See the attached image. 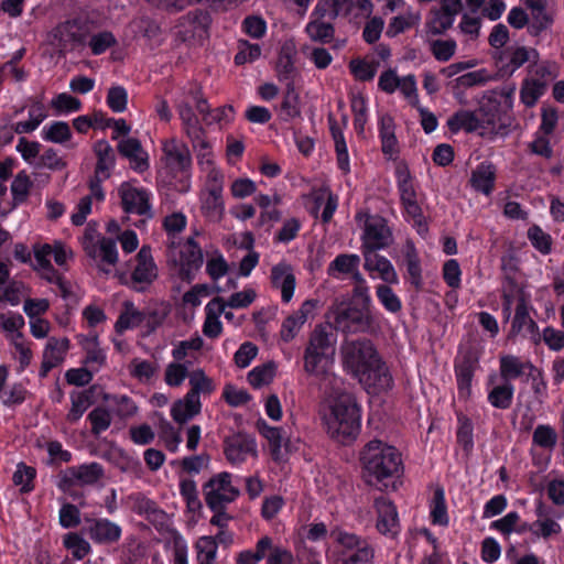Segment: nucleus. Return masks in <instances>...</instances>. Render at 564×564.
<instances>
[{
	"mask_svg": "<svg viewBox=\"0 0 564 564\" xmlns=\"http://www.w3.org/2000/svg\"><path fill=\"white\" fill-rule=\"evenodd\" d=\"M339 379L330 381L326 372L319 371V391L325 389L329 412L324 415L326 433L334 442L349 446L361 432L362 408L354 394L341 388Z\"/></svg>",
	"mask_w": 564,
	"mask_h": 564,
	"instance_id": "obj_1",
	"label": "nucleus"
},
{
	"mask_svg": "<svg viewBox=\"0 0 564 564\" xmlns=\"http://www.w3.org/2000/svg\"><path fill=\"white\" fill-rule=\"evenodd\" d=\"M343 367L368 393L379 394L393 387L392 375L369 338L346 339L340 347Z\"/></svg>",
	"mask_w": 564,
	"mask_h": 564,
	"instance_id": "obj_2",
	"label": "nucleus"
},
{
	"mask_svg": "<svg viewBox=\"0 0 564 564\" xmlns=\"http://www.w3.org/2000/svg\"><path fill=\"white\" fill-rule=\"evenodd\" d=\"M360 460L369 484L388 486L387 480L403 475L401 453L380 440L368 442L360 453Z\"/></svg>",
	"mask_w": 564,
	"mask_h": 564,
	"instance_id": "obj_3",
	"label": "nucleus"
},
{
	"mask_svg": "<svg viewBox=\"0 0 564 564\" xmlns=\"http://www.w3.org/2000/svg\"><path fill=\"white\" fill-rule=\"evenodd\" d=\"M325 551L328 564H373L375 547L365 536L343 530H332Z\"/></svg>",
	"mask_w": 564,
	"mask_h": 564,
	"instance_id": "obj_4",
	"label": "nucleus"
},
{
	"mask_svg": "<svg viewBox=\"0 0 564 564\" xmlns=\"http://www.w3.org/2000/svg\"><path fill=\"white\" fill-rule=\"evenodd\" d=\"M177 115L181 120L182 131L191 142L198 170L216 165L214 145L207 138L206 131L194 110L184 101H180Z\"/></svg>",
	"mask_w": 564,
	"mask_h": 564,
	"instance_id": "obj_5",
	"label": "nucleus"
},
{
	"mask_svg": "<svg viewBox=\"0 0 564 564\" xmlns=\"http://www.w3.org/2000/svg\"><path fill=\"white\" fill-rule=\"evenodd\" d=\"M80 245L99 272L106 275L113 272L119 260L117 241L101 236L96 224L89 223L85 227Z\"/></svg>",
	"mask_w": 564,
	"mask_h": 564,
	"instance_id": "obj_6",
	"label": "nucleus"
},
{
	"mask_svg": "<svg viewBox=\"0 0 564 564\" xmlns=\"http://www.w3.org/2000/svg\"><path fill=\"white\" fill-rule=\"evenodd\" d=\"M180 101H184L192 109V104H194L206 126L217 124L219 128H224L230 124L235 119L236 112L231 105L210 109L207 99L203 95L202 87L196 83L187 84L177 93L174 98V106L176 109Z\"/></svg>",
	"mask_w": 564,
	"mask_h": 564,
	"instance_id": "obj_7",
	"label": "nucleus"
},
{
	"mask_svg": "<svg viewBox=\"0 0 564 564\" xmlns=\"http://www.w3.org/2000/svg\"><path fill=\"white\" fill-rule=\"evenodd\" d=\"M326 323L345 335L368 333L373 325L371 310L340 302L326 314Z\"/></svg>",
	"mask_w": 564,
	"mask_h": 564,
	"instance_id": "obj_8",
	"label": "nucleus"
},
{
	"mask_svg": "<svg viewBox=\"0 0 564 564\" xmlns=\"http://www.w3.org/2000/svg\"><path fill=\"white\" fill-rule=\"evenodd\" d=\"M169 260L183 280L191 281L203 264V251L193 237L167 243Z\"/></svg>",
	"mask_w": 564,
	"mask_h": 564,
	"instance_id": "obj_9",
	"label": "nucleus"
},
{
	"mask_svg": "<svg viewBox=\"0 0 564 564\" xmlns=\"http://www.w3.org/2000/svg\"><path fill=\"white\" fill-rule=\"evenodd\" d=\"M203 494L207 507L212 511H218L234 502L239 497L240 490L230 473L220 471L204 484Z\"/></svg>",
	"mask_w": 564,
	"mask_h": 564,
	"instance_id": "obj_10",
	"label": "nucleus"
},
{
	"mask_svg": "<svg viewBox=\"0 0 564 564\" xmlns=\"http://www.w3.org/2000/svg\"><path fill=\"white\" fill-rule=\"evenodd\" d=\"M35 264L34 269L39 271L44 279L54 282L58 279L57 272L51 263V257L57 265L64 267L73 258V251L61 240L51 243H36L33 246Z\"/></svg>",
	"mask_w": 564,
	"mask_h": 564,
	"instance_id": "obj_11",
	"label": "nucleus"
},
{
	"mask_svg": "<svg viewBox=\"0 0 564 564\" xmlns=\"http://www.w3.org/2000/svg\"><path fill=\"white\" fill-rule=\"evenodd\" d=\"M356 220L364 223L361 247L372 250H386L393 242L392 229L384 217L378 214L371 215L367 212H359L356 215Z\"/></svg>",
	"mask_w": 564,
	"mask_h": 564,
	"instance_id": "obj_12",
	"label": "nucleus"
},
{
	"mask_svg": "<svg viewBox=\"0 0 564 564\" xmlns=\"http://www.w3.org/2000/svg\"><path fill=\"white\" fill-rule=\"evenodd\" d=\"M122 208L126 213L152 218V193L137 185V181L123 182L118 188Z\"/></svg>",
	"mask_w": 564,
	"mask_h": 564,
	"instance_id": "obj_13",
	"label": "nucleus"
},
{
	"mask_svg": "<svg viewBox=\"0 0 564 564\" xmlns=\"http://www.w3.org/2000/svg\"><path fill=\"white\" fill-rule=\"evenodd\" d=\"M163 169L171 173H182L191 169L192 155L188 147L172 137L161 141Z\"/></svg>",
	"mask_w": 564,
	"mask_h": 564,
	"instance_id": "obj_14",
	"label": "nucleus"
},
{
	"mask_svg": "<svg viewBox=\"0 0 564 564\" xmlns=\"http://www.w3.org/2000/svg\"><path fill=\"white\" fill-rule=\"evenodd\" d=\"M479 365V357L473 349H467L454 360V372L458 397L467 400L471 395V382Z\"/></svg>",
	"mask_w": 564,
	"mask_h": 564,
	"instance_id": "obj_15",
	"label": "nucleus"
},
{
	"mask_svg": "<svg viewBox=\"0 0 564 564\" xmlns=\"http://www.w3.org/2000/svg\"><path fill=\"white\" fill-rule=\"evenodd\" d=\"M481 117L470 110H458L448 119V128L453 132L465 130L466 132H475L479 129L495 127L497 115L495 112H486L484 107L479 108Z\"/></svg>",
	"mask_w": 564,
	"mask_h": 564,
	"instance_id": "obj_16",
	"label": "nucleus"
},
{
	"mask_svg": "<svg viewBox=\"0 0 564 564\" xmlns=\"http://www.w3.org/2000/svg\"><path fill=\"white\" fill-rule=\"evenodd\" d=\"M226 459L234 466L258 457L256 438L248 434H235L226 438L224 444Z\"/></svg>",
	"mask_w": 564,
	"mask_h": 564,
	"instance_id": "obj_17",
	"label": "nucleus"
},
{
	"mask_svg": "<svg viewBox=\"0 0 564 564\" xmlns=\"http://www.w3.org/2000/svg\"><path fill=\"white\" fill-rule=\"evenodd\" d=\"M257 429L267 440L272 459L276 463L285 462L293 451V445L291 440L285 437L283 429L271 426L263 419L257 421Z\"/></svg>",
	"mask_w": 564,
	"mask_h": 564,
	"instance_id": "obj_18",
	"label": "nucleus"
},
{
	"mask_svg": "<svg viewBox=\"0 0 564 564\" xmlns=\"http://www.w3.org/2000/svg\"><path fill=\"white\" fill-rule=\"evenodd\" d=\"M496 65L502 76H511L517 69L527 62L539 58V52L535 48L525 46L507 47L503 51L496 52Z\"/></svg>",
	"mask_w": 564,
	"mask_h": 564,
	"instance_id": "obj_19",
	"label": "nucleus"
},
{
	"mask_svg": "<svg viewBox=\"0 0 564 564\" xmlns=\"http://www.w3.org/2000/svg\"><path fill=\"white\" fill-rule=\"evenodd\" d=\"M270 283L272 289L281 293V301L283 303L291 302L296 286L293 267L285 261L274 264L271 268Z\"/></svg>",
	"mask_w": 564,
	"mask_h": 564,
	"instance_id": "obj_20",
	"label": "nucleus"
},
{
	"mask_svg": "<svg viewBox=\"0 0 564 564\" xmlns=\"http://www.w3.org/2000/svg\"><path fill=\"white\" fill-rule=\"evenodd\" d=\"M295 549L305 564H316L317 523L302 525L296 533Z\"/></svg>",
	"mask_w": 564,
	"mask_h": 564,
	"instance_id": "obj_21",
	"label": "nucleus"
},
{
	"mask_svg": "<svg viewBox=\"0 0 564 564\" xmlns=\"http://www.w3.org/2000/svg\"><path fill=\"white\" fill-rule=\"evenodd\" d=\"M375 508L378 514L377 530L383 535H397L399 518L394 503L386 497H379L375 500Z\"/></svg>",
	"mask_w": 564,
	"mask_h": 564,
	"instance_id": "obj_22",
	"label": "nucleus"
},
{
	"mask_svg": "<svg viewBox=\"0 0 564 564\" xmlns=\"http://www.w3.org/2000/svg\"><path fill=\"white\" fill-rule=\"evenodd\" d=\"M118 151L129 161L133 171L143 173L150 167L149 153L137 138L127 137L120 140Z\"/></svg>",
	"mask_w": 564,
	"mask_h": 564,
	"instance_id": "obj_23",
	"label": "nucleus"
},
{
	"mask_svg": "<svg viewBox=\"0 0 564 564\" xmlns=\"http://www.w3.org/2000/svg\"><path fill=\"white\" fill-rule=\"evenodd\" d=\"M207 24V15L199 10L191 11L181 17L173 28L174 35L180 41H188L199 34Z\"/></svg>",
	"mask_w": 564,
	"mask_h": 564,
	"instance_id": "obj_24",
	"label": "nucleus"
},
{
	"mask_svg": "<svg viewBox=\"0 0 564 564\" xmlns=\"http://www.w3.org/2000/svg\"><path fill=\"white\" fill-rule=\"evenodd\" d=\"M87 533L98 544H112L121 538V527L109 519L100 518L89 521Z\"/></svg>",
	"mask_w": 564,
	"mask_h": 564,
	"instance_id": "obj_25",
	"label": "nucleus"
},
{
	"mask_svg": "<svg viewBox=\"0 0 564 564\" xmlns=\"http://www.w3.org/2000/svg\"><path fill=\"white\" fill-rule=\"evenodd\" d=\"M533 369L534 365L530 360H522L519 356L508 354L499 357V375L505 382L520 379Z\"/></svg>",
	"mask_w": 564,
	"mask_h": 564,
	"instance_id": "obj_26",
	"label": "nucleus"
},
{
	"mask_svg": "<svg viewBox=\"0 0 564 564\" xmlns=\"http://www.w3.org/2000/svg\"><path fill=\"white\" fill-rule=\"evenodd\" d=\"M137 264L132 271V281L141 284H150L158 275V269L154 263L151 248L143 246L137 257Z\"/></svg>",
	"mask_w": 564,
	"mask_h": 564,
	"instance_id": "obj_27",
	"label": "nucleus"
},
{
	"mask_svg": "<svg viewBox=\"0 0 564 564\" xmlns=\"http://www.w3.org/2000/svg\"><path fill=\"white\" fill-rule=\"evenodd\" d=\"M496 167L489 161L480 162L470 175L471 187L484 195H490L495 189Z\"/></svg>",
	"mask_w": 564,
	"mask_h": 564,
	"instance_id": "obj_28",
	"label": "nucleus"
},
{
	"mask_svg": "<svg viewBox=\"0 0 564 564\" xmlns=\"http://www.w3.org/2000/svg\"><path fill=\"white\" fill-rule=\"evenodd\" d=\"M226 304L223 299L216 297L209 301L205 306V322L203 324V334L208 338H217L223 333L220 316L225 313Z\"/></svg>",
	"mask_w": 564,
	"mask_h": 564,
	"instance_id": "obj_29",
	"label": "nucleus"
},
{
	"mask_svg": "<svg viewBox=\"0 0 564 564\" xmlns=\"http://www.w3.org/2000/svg\"><path fill=\"white\" fill-rule=\"evenodd\" d=\"M69 345L67 337L48 338L43 351L42 369L44 373L63 362L69 349Z\"/></svg>",
	"mask_w": 564,
	"mask_h": 564,
	"instance_id": "obj_30",
	"label": "nucleus"
},
{
	"mask_svg": "<svg viewBox=\"0 0 564 564\" xmlns=\"http://www.w3.org/2000/svg\"><path fill=\"white\" fill-rule=\"evenodd\" d=\"M200 212L210 221H219L225 213L224 192L199 189Z\"/></svg>",
	"mask_w": 564,
	"mask_h": 564,
	"instance_id": "obj_31",
	"label": "nucleus"
},
{
	"mask_svg": "<svg viewBox=\"0 0 564 564\" xmlns=\"http://www.w3.org/2000/svg\"><path fill=\"white\" fill-rule=\"evenodd\" d=\"M202 411V401L199 398H194L186 394L176 400L171 406V416L177 424H184L198 415Z\"/></svg>",
	"mask_w": 564,
	"mask_h": 564,
	"instance_id": "obj_32",
	"label": "nucleus"
},
{
	"mask_svg": "<svg viewBox=\"0 0 564 564\" xmlns=\"http://www.w3.org/2000/svg\"><path fill=\"white\" fill-rule=\"evenodd\" d=\"M79 345L86 351V366L93 371L99 370L106 360V354L99 346L98 336L95 333L77 336Z\"/></svg>",
	"mask_w": 564,
	"mask_h": 564,
	"instance_id": "obj_33",
	"label": "nucleus"
},
{
	"mask_svg": "<svg viewBox=\"0 0 564 564\" xmlns=\"http://www.w3.org/2000/svg\"><path fill=\"white\" fill-rule=\"evenodd\" d=\"M94 152L97 156L96 177L98 180H108L115 167V153L111 145L105 140H99L94 145Z\"/></svg>",
	"mask_w": 564,
	"mask_h": 564,
	"instance_id": "obj_34",
	"label": "nucleus"
},
{
	"mask_svg": "<svg viewBox=\"0 0 564 564\" xmlns=\"http://www.w3.org/2000/svg\"><path fill=\"white\" fill-rule=\"evenodd\" d=\"M28 120L18 121L13 130L18 134H24L35 131L40 124L48 117L47 108L41 100H33L28 109Z\"/></svg>",
	"mask_w": 564,
	"mask_h": 564,
	"instance_id": "obj_35",
	"label": "nucleus"
},
{
	"mask_svg": "<svg viewBox=\"0 0 564 564\" xmlns=\"http://www.w3.org/2000/svg\"><path fill=\"white\" fill-rule=\"evenodd\" d=\"M491 76L487 69L480 68L473 70L455 78L448 83L455 97H459L466 89L471 87L484 86L490 80Z\"/></svg>",
	"mask_w": 564,
	"mask_h": 564,
	"instance_id": "obj_36",
	"label": "nucleus"
},
{
	"mask_svg": "<svg viewBox=\"0 0 564 564\" xmlns=\"http://www.w3.org/2000/svg\"><path fill=\"white\" fill-rule=\"evenodd\" d=\"M404 264L411 285L416 290L423 286L421 260L412 240H406L404 246Z\"/></svg>",
	"mask_w": 564,
	"mask_h": 564,
	"instance_id": "obj_37",
	"label": "nucleus"
},
{
	"mask_svg": "<svg viewBox=\"0 0 564 564\" xmlns=\"http://www.w3.org/2000/svg\"><path fill=\"white\" fill-rule=\"evenodd\" d=\"M401 206L405 221L412 225L419 236L425 237L429 232V221L423 214V209L417 202V197L402 202Z\"/></svg>",
	"mask_w": 564,
	"mask_h": 564,
	"instance_id": "obj_38",
	"label": "nucleus"
},
{
	"mask_svg": "<svg viewBox=\"0 0 564 564\" xmlns=\"http://www.w3.org/2000/svg\"><path fill=\"white\" fill-rule=\"evenodd\" d=\"M101 399L110 406L111 412L121 420L130 419L138 413L137 403L127 394L104 393Z\"/></svg>",
	"mask_w": 564,
	"mask_h": 564,
	"instance_id": "obj_39",
	"label": "nucleus"
},
{
	"mask_svg": "<svg viewBox=\"0 0 564 564\" xmlns=\"http://www.w3.org/2000/svg\"><path fill=\"white\" fill-rule=\"evenodd\" d=\"M430 519L434 525L448 527L449 524L445 490L442 486H436L433 491L430 501Z\"/></svg>",
	"mask_w": 564,
	"mask_h": 564,
	"instance_id": "obj_40",
	"label": "nucleus"
},
{
	"mask_svg": "<svg viewBox=\"0 0 564 564\" xmlns=\"http://www.w3.org/2000/svg\"><path fill=\"white\" fill-rule=\"evenodd\" d=\"M514 384L512 382H505L495 386L487 393L488 403L498 410H508L511 408L514 395Z\"/></svg>",
	"mask_w": 564,
	"mask_h": 564,
	"instance_id": "obj_41",
	"label": "nucleus"
},
{
	"mask_svg": "<svg viewBox=\"0 0 564 564\" xmlns=\"http://www.w3.org/2000/svg\"><path fill=\"white\" fill-rule=\"evenodd\" d=\"M313 301H306L302 304L301 308L292 316H289L282 324L281 337L289 341L294 338L301 326L305 323L308 313L314 307Z\"/></svg>",
	"mask_w": 564,
	"mask_h": 564,
	"instance_id": "obj_42",
	"label": "nucleus"
},
{
	"mask_svg": "<svg viewBox=\"0 0 564 564\" xmlns=\"http://www.w3.org/2000/svg\"><path fill=\"white\" fill-rule=\"evenodd\" d=\"M188 384L189 390L186 392V394H189L194 398L200 399V395H209L216 390L214 380L207 376L203 368H196L191 371Z\"/></svg>",
	"mask_w": 564,
	"mask_h": 564,
	"instance_id": "obj_43",
	"label": "nucleus"
},
{
	"mask_svg": "<svg viewBox=\"0 0 564 564\" xmlns=\"http://www.w3.org/2000/svg\"><path fill=\"white\" fill-rule=\"evenodd\" d=\"M191 361H180L173 359L164 369V382L170 388H178L183 386L186 379L189 378Z\"/></svg>",
	"mask_w": 564,
	"mask_h": 564,
	"instance_id": "obj_44",
	"label": "nucleus"
},
{
	"mask_svg": "<svg viewBox=\"0 0 564 564\" xmlns=\"http://www.w3.org/2000/svg\"><path fill=\"white\" fill-rule=\"evenodd\" d=\"M400 203L417 197L413 176L406 164H399L394 171Z\"/></svg>",
	"mask_w": 564,
	"mask_h": 564,
	"instance_id": "obj_45",
	"label": "nucleus"
},
{
	"mask_svg": "<svg viewBox=\"0 0 564 564\" xmlns=\"http://www.w3.org/2000/svg\"><path fill=\"white\" fill-rule=\"evenodd\" d=\"M196 560L198 564H216L217 541L212 535H203L194 544Z\"/></svg>",
	"mask_w": 564,
	"mask_h": 564,
	"instance_id": "obj_46",
	"label": "nucleus"
},
{
	"mask_svg": "<svg viewBox=\"0 0 564 564\" xmlns=\"http://www.w3.org/2000/svg\"><path fill=\"white\" fill-rule=\"evenodd\" d=\"M72 130L65 121H53L43 127L41 137L44 141L63 144L72 139Z\"/></svg>",
	"mask_w": 564,
	"mask_h": 564,
	"instance_id": "obj_47",
	"label": "nucleus"
},
{
	"mask_svg": "<svg viewBox=\"0 0 564 564\" xmlns=\"http://www.w3.org/2000/svg\"><path fill=\"white\" fill-rule=\"evenodd\" d=\"M546 82L540 79H524L520 90V99L527 107H533L546 91Z\"/></svg>",
	"mask_w": 564,
	"mask_h": 564,
	"instance_id": "obj_48",
	"label": "nucleus"
},
{
	"mask_svg": "<svg viewBox=\"0 0 564 564\" xmlns=\"http://www.w3.org/2000/svg\"><path fill=\"white\" fill-rule=\"evenodd\" d=\"M69 474L80 485H94L102 477V467L98 463L73 467Z\"/></svg>",
	"mask_w": 564,
	"mask_h": 564,
	"instance_id": "obj_49",
	"label": "nucleus"
},
{
	"mask_svg": "<svg viewBox=\"0 0 564 564\" xmlns=\"http://www.w3.org/2000/svg\"><path fill=\"white\" fill-rule=\"evenodd\" d=\"M254 239L251 232H245L242 235V242L241 247L249 250V252L241 259L240 265H239V274L241 276H249L252 270L257 267L259 263V253L256 252L253 248Z\"/></svg>",
	"mask_w": 564,
	"mask_h": 564,
	"instance_id": "obj_50",
	"label": "nucleus"
},
{
	"mask_svg": "<svg viewBox=\"0 0 564 564\" xmlns=\"http://www.w3.org/2000/svg\"><path fill=\"white\" fill-rule=\"evenodd\" d=\"M203 185L200 189L224 192L225 175L223 170L216 164L199 170Z\"/></svg>",
	"mask_w": 564,
	"mask_h": 564,
	"instance_id": "obj_51",
	"label": "nucleus"
},
{
	"mask_svg": "<svg viewBox=\"0 0 564 564\" xmlns=\"http://www.w3.org/2000/svg\"><path fill=\"white\" fill-rule=\"evenodd\" d=\"M557 443V433L550 424H539L532 434V445L552 452Z\"/></svg>",
	"mask_w": 564,
	"mask_h": 564,
	"instance_id": "obj_52",
	"label": "nucleus"
},
{
	"mask_svg": "<svg viewBox=\"0 0 564 564\" xmlns=\"http://www.w3.org/2000/svg\"><path fill=\"white\" fill-rule=\"evenodd\" d=\"M50 106L56 116H61L79 111L83 105L78 98L67 93H61L51 99Z\"/></svg>",
	"mask_w": 564,
	"mask_h": 564,
	"instance_id": "obj_53",
	"label": "nucleus"
},
{
	"mask_svg": "<svg viewBox=\"0 0 564 564\" xmlns=\"http://www.w3.org/2000/svg\"><path fill=\"white\" fill-rule=\"evenodd\" d=\"M143 321V314L134 307L132 303L127 302L124 310L119 315L115 328L118 333L139 326Z\"/></svg>",
	"mask_w": 564,
	"mask_h": 564,
	"instance_id": "obj_54",
	"label": "nucleus"
},
{
	"mask_svg": "<svg viewBox=\"0 0 564 564\" xmlns=\"http://www.w3.org/2000/svg\"><path fill=\"white\" fill-rule=\"evenodd\" d=\"M128 369L131 377L142 383H147L155 376L158 366L150 360L134 358L129 364Z\"/></svg>",
	"mask_w": 564,
	"mask_h": 564,
	"instance_id": "obj_55",
	"label": "nucleus"
},
{
	"mask_svg": "<svg viewBox=\"0 0 564 564\" xmlns=\"http://www.w3.org/2000/svg\"><path fill=\"white\" fill-rule=\"evenodd\" d=\"M204 346V339L199 335H194L188 339L180 340L173 345L171 350L172 359L187 361L186 358L192 351H199Z\"/></svg>",
	"mask_w": 564,
	"mask_h": 564,
	"instance_id": "obj_56",
	"label": "nucleus"
},
{
	"mask_svg": "<svg viewBox=\"0 0 564 564\" xmlns=\"http://www.w3.org/2000/svg\"><path fill=\"white\" fill-rule=\"evenodd\" d=\"M531 319L532 318L529 315L527 300L523 294H520L518 297L514 316L511 322L509 337H516L517 335L521 334L524 330V326H527Z\"/></svg>",
	"mask_w": 564,
	"mask_h": 564,
	"instance_id": "obj_57",
	"label": "nucleus"
},
{
	"mask_svg": "<svg viewBox=\"0 0 564 564\" xmlns=\"http://www.w3.org/2000/svg\"><path fill=\"white\" fill-rule=\"evenodd\" d=\"M330 130L335 143L338 169L344 174H348L350 172V162L344 134L340 129L335 126H332Z\"/></svg>",
	"mask_w": 564,
	"mask_h": 564,
	"instance_id": "obj_58",
	"label": "nucleus"
},
{
	"mask_svg": "<svg viewBox=\"0 0 564 564\" xmlns=\"http://www.w3.org/2000/svg\"><path fill=\"white\" fill-rule=\"evenodd\" d=\"M63 544L70 552L73 558L77 561L86 557L91 551L89 542L78 533H67L63 539Z\"/></svg>",
	"mask_w": 564,
	"mask_h": 564,
	"instance_id": "obj_59",
	"label": "nucleus"
},
{
	"mask_svg": "<svg viewBox=\"0 0 564 564\" xmlns=\"http://www.w3.org/2000/svg\"><path fill=\"white\" fill-rule=\"evenodd\" d=\"M276 366L274 362H267L254 367L248 373V382L253 388H261L272 382L275 376Z\"/></svg>",
	"mask_w": 564,
	"mask_h": 564,
	"instance_id": "obj_60",
	"label": "nucleus"
},
{
	"mask_svg": "<svg viewBox=\"0 0 564 564\" xmlns=\"http://www.w3.org/2000/svg\"><path fill=\"white\" fill-rule=\"evenodd\" d=\"M24 326V318L21 314L8 312L0 314V329L6 333L12 341L17 336H22L20 329Z\"/></svg>",
	"mask_w": 564,
	"mask_h": 564,
	"instance_id": "obj_61",
	"label": "nucleus"
},
{
	"mask_svg": "<svg viewBox=\"0 0 564 564\" xmlns=\"http://www.w3.org/2000/svg\"><path fill=\"white\" fill-rule=\"evenodd\" d=\"M528 239L532 247L542 254H550L553 240L550 234L545 232L539 225H532L528 229Z\"/></svg>",
	"mask_w": 564,
	"mask_h": 564,
	"instance_id": "obj_62",
	"label": "nucleus"
},
{
	"mask_svg": "<svg viewBox=\"0 0 564 564\" xmlns=\"http://www.w3.org/2000/svg\"><path fill=\"white\" fill-rule=\"evenodd\" d=\"M377 63L364 58H354L349 63L350 73L359 82L372 80L377 74Z\"/></svg>",
	"mask_w": 564,
	"mask_h": 564,
	"instance_id": "obj_63",
	"label": "nucleus"
},
{
	"mask_svg": "<svg viewBox=\"0 0 564 564\" xmlns=\"http://www.w3.org/2000/svg\"><path fill=\"white\" fill-rule=\"evenodd\" d=\"M376 295L381 305L390 313H398L402 308L400 297L387 284L376 286Z\"/></svg>",
	"mask_w": 564,
	"mask_h": 564,
	"instance_id": "obj_64",
	"label": "nucleus"
}]
</instances>
